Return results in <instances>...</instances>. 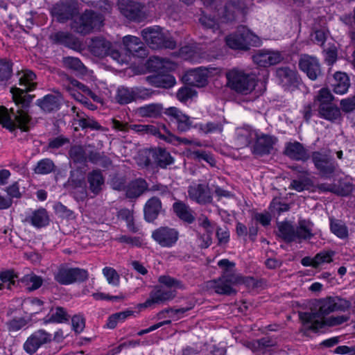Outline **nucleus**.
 <instances>
[{"label":"nucleus","mask_w":355,"mask_h":355,"mask_svg":"<svg viewBox=\"0 0 355 355\" xmlns=\"http://www.w3.org/2000/svg\"><path fill=\"white\" fill-rule=\"evenodd\" d=\"M317 306L318 308L311 312L300 313V319L303 323V331L305 335L309 331L317 333L322 329V320L326 318V315L334 312L331 296L320 300Z\"/></svg>","instance_id":"obj_1"},{"label":"nucleus","mask_w":355,"mask_h":355,"mask_svg":"<svg viewBox=\"0 0 355 355\" xmlns=\"http://www.w3.org/2000/svg\"><path fill=\"white\" fill-rule=\"evenodd\" d=\"M227 85L235 92L243 95L251 93L255 88L257 77L254 73L233 69L226 73Z\"/></svg>","instance_id":"obj_2"},{"label":"nucleus","mask_w":355,"mask_h":355,"mask_svg":"<svg viewBox=\"0 0 355 355\" xmlns=\"http://www.w3.org/2000/svg\"><path fill=\"white\" fill-rule=\"evenodd\" d=\"M311 161L318 175L324 179L333 178L339 168L338 162L328 151H313L311 153Z\"/></svg>","instance_id":"obj_3"},{"label":"nucleus","mask_w":355,"mask_h":355,"mask_svg":"<svg viewBox=\"0 0 355 355\" xmlns=\"http://www.w3.org/2000/svg\"><path fill=\"white\" fill-rule=\"evenodd\" d=\"M89 49L91 53L96 57L110 56L120 64L128 62L129 55L121 53L110 41L103 37L93 38L89 44Z\"/></svg>","instance_id":"obj_4"},{"label":"nucleus","mask_w":355,"mask_h":355,"mask_svg":"<svg viewBox=\"0 0 355 355\" xmlns=\"http://www.w3.org/2000/svg\"><path fill=\"white\" fill-rule=\"evenodd\" d=\"M226 44L232 49L247 51L250 46L259 45L260 40L250 30L241 26L226 37Z\"/></svg>","instance_id":"obj_5"},{"label":"nucleus","mask_w":355,"mask_h":355,"mask_svg":"<svg viewBox=\"0 0 355 355\" xmlns=\"http://www.w3.org/2000/svg\"><path fill=\"white\" fill-rule=\"evenodd\" d=\"M141 36L148 46L153 49H175L176 42L162 32L159 26L148 27L141 31Z\"/></svg>","instance_id":"obj_6"},{"label":"nucleus","mask_w":355,"mask_h":355,"mask_svg":"<svg viewBox=\"0 0 355 355\" xmlns=\"http://www.w3.org/2000/svg\"><path fill=\"white\" fill-rule=\"evenodd\" d=\"M89 278L88 271L80 268H69L62 265L54 273V279L61 285L83 282Z\"/></svg>","instance_id":"obj_7"},{"label":"nucleus","mask_w":355,"mask_h":355,"mask_svg":"<svg viewBox=\"0 0 355 355\" xmlns=\"http://www.w3.org/2000/svg\"><path fill=\"white\" fill-rule=\"evenodd\" d=\"M242 282V277L238 275H231L227 272L216 279L210 281L208 284L210 288L215 293L223 295H232L236 293L234 286Z\"/></svg>","instance_id":"obj_8"},{"label":"nucleus","mask_w":355,"mask_h":355,"mask_svg":"<svg viewBox=\"0 0 355 355\" xmlns=\"http://www.w3.org/2000/svg\"><path fill=\"white\" fill-rule=\"evenodd\" d=\"M32 124V119L24 110H17L13 121L9 114L6 112H0V125L10 132L19 128L23 132H28L30 125Z\"/></svg>","instance_id":"obj_9"},{"label":"nucleus","mask_w":355,"mask_h":355,"mask_svg":"<svg viewBox=\"0 0 355 355\" xmlns=\"http://www.w3.org/2000/svg\"><path fill=\"white\" fill-rule=\"evenodd\" d=\"M102 17L98 13L86 10L78 19L73 20L71 28L78 33L85 35L102 22Z\"/></svg>","instance_id":"obj_10"},{"label":"nucleus","mask_w":355,"mask_h":355,"mask_svg":"<svg viewBox=\"0 0 355 355\" xmlns=\"http://www.w3.org/2000/svg\"><path fill=\"white\" fill-rule=\"evenodd\" d=\"M78 13V4L75 0H60L51 10L52 16L62 24L73 19Z\"/></svg>","instance_id":"obj_11"},{"label":"nucleus","mask_w":355,"mask_h":355,"mask_svg":"<svg viewBox=\"0 0 355 355\" xmlns=\"http://www.w3.org/2000/svg\"><path fill=\"white\" fill-rule=\"evenodd\" d=\"M277 141L276 137L259 130L257 136L251 146V152L253 155L259 157L270 155L272 153Z\"/></svg>","instance_id":"obj_12"},{"label":"nucleus","mask_w":355,"mask_h":355,"mask_svg":"<svg viewBox=\"0 0 355 355\" xmlns=\"http://www.w3.org/2000/svg\"><path fill=\"white\" fill-rule=\"evenodd\" d=\"M177 229L168 226L159 227L152 232V239L162 248H170L175 245L179 239Z\"/></svg>","instance_id":"obj_13"},{"label":"nucleus","mask_w":355,"mask_h":355,"mask_svg":"<svg viewBox=\"0 0 355 355\" xmlns=\"http://www.w3.org/2000/svg\"><path fill=\"white\" fill-rule=\"evenodd\" d=\"M52 340L51 334L44 329L34 331L23 345L24 350L29 355L34 354L38 349L50 343Z\"/></svg>","instance_id":"obj_14"},{"label":"nucleus","mask_w":355,"mask_h":355,"mask_svg":"<svg viewBox=\"0 0 355 355\" xmlns=\"http://www.w3.org/2000/svg\"><path fill=\"white\" fill-rule=\"evenodd\" d=\"M189 199L198 205L210 204L213 198L209 185L205 183H193L187 189Z\"/></svg>","instance_id":"obj_15"},{"label":"nucleus","mask_w":355,"mask_h":355,"mask_svg":"<svg viewBox=\"0 0 355 355\" xmlns=\"http://www.w3.org/2000/svg\"><path fill=\"white\" fill-rule=\"evenodd\" d=\"M118 6L121 13L130 21L140 22L145 18L144 7L139 3L132 0H119Z\"/></svg>","instance_id":"obj_16"},{"label":"nucleus","mask_w":355,"mask_h":355,"mask_svg":"<svg viewBox=\"0 0 355 355\" xmlns=\"http://www.w3.org/2000/svg\"><path fill=\"white\" fill-rule=\"evenodd\" d=\"M164 114L170 122L176 125L177 130L180 133L189 131L192 127L193 122L190 116L175 107L164 109Z\"/></svg>","instance_id":"obj_17"},{"label":"nucleus","mask_w":355,"mask_h":355,"mask_svg":"<svg viewBox=\"0 0 355 355\" xmlns=\"http://www.w3.org/2000/svg\"><path fill=\"white\" fill-rule=\"evenodd\" d=\"M276 77L279 83L285 89H294L298 88L301 83L297 72L288 67H279L276 69Z\"/></svg>","instance_id":"obj_18"},{"label":"nucleus","mask_w":355,"mask_h":355,"mask_svg":"<svg viewBox=\"0 0 355 355\" xmlns=\"http://www.w3.org/2000/svg\"><path fill=\"white\" fill-rule=\"evenodd\" d=\"M145 132L157 136L164 141L172 144H189L190 141L187 138H181L171 133L165 125L157 128L153 125H146Z\"/></svg>","instance_id":"obj_19"},{"label":"nucleus","mask_w":355,"mask_h":355,"mask_svg":"<svg viewBox=\"0 0 355 355\" xmlns=\"http://www.w3.org/2000/svg\"><path fill=\"white\" fill-rule=\"evenodd\" d=\"M284 155L292 160L303 162H307L311 157V154L304 144L297 141L286 143Z\"/></svg>","instance_id":"obj_20"},{"label":"nucleus","mask_w":355,"mask_h":355,"mask_svg":"<svg viewBox=\"0 0 355 355\" xmlns=\"http://www.w3.org/2000/svg\"><path fill=\"white\" fill-rule=\"evenodd\" d=\"M299 67L312 80H316L322 73L319 60L314 56L302 55L299 60Z\"/></svg>","instance_id":"obj_21"},{"label":"nucleus","mask_w":355,"mask_h":355,"mask_svg":"<svg viewBox=\"0 0 355 355\" xmlns=\"http://www.w3.org/2000/svg\"><path fill=\"white\" fill-rule=\"evenodd\" d=\"M176 295L175 290L159 288L153 291L149 294V297L142 304H139L140 308L152 307L155 304H159L166 301L173 300Z\"/></svg>","instance_id":"obj_22"},{"label":"nucleus","mask_w":355,"mask_h":355,"mask_svg":"<svg viewBox=\"0 0 355 355\" xmlns=\"http://www.w3.org/2000/svg\"><path fill=\"white\" fill-rule=\"evenodd\" d=\"M49 40L55 44L62 45L73 50L79 49L80 46L79 40L68 31H60L52 33L49 35Z\"/></svg>","instance_id":"obj_23"},{"label":"nucleus","mask_w":355,"mask_h":355,"mask_svg":"<svg viewBox=\"0 0 355 355\" xmlns=\"http://www.w3.org/2000/svg\"><path fill=\"white\" fill-rule=\"evenodd\" d=\"M259 130L250 125L237 128L235 133V141L240 148L250 147L257 136Z\"/></svg>","instance_id":"obj_24"},{"label":"nucleus","mask_w":355,"mask_h":355,"mask_svg":"<svg viewBox=\"0 0 355 355\" xmlns=\"http://www.w3.org/2000/svg\"><path fill=\"white\" fill-rule=\"evenodd\" d=\"M89 191L94 196L101 193L104 187L105 178L101 169L96 168L89 171L86 176Z\"/></svg>","instance_id":"obj_25"},{"label":"nucleus","mask_w":355,"mask_h":355,"mask_svg":"<svg viewBox=\"0 0 355 355\" xmlns=\"http://www.w3.org/2000/svg\"><path fill=\"white\" fill-rule=\"evenodd\" d=\"M282 58L279 53L259 50L252 56L253 62L261 67H268L278 64Z\"/></svg>","instance_id":"obj_26"},{"label":"nucleus","mask_w":355,"mask_h":355,"mask_svg":"<svg viewBox=\"0 0 355 355\" xmlns=\"http://www.w3.org/2000/svg\"><path fill=\"white\" fill-rule=\"evenodd\" d=\"M208 70L205 68H197L189 70L184 79L187 84L198 87H202L208 83Z\"/></svg>","instance_id":"obj_27"},{"label":"nucleus","mask_w":355,"mask_h":355,"mask_svg":"<svg viewBox=\"0 0 355 355\" xmlns=\"http://www.w3.org/2000/svg\"><path fill=\"white\" fill-rule=\"evenodd\" d=\"M123 44L125 47L126 51L133 56L144 58L147 55V51L140 38L126 35L123 38Z\"/></svg>","instance_id":"obj_28"},{"label":"nucleus","mask_w":355,"mask_h":355,"mask_svg":"<svg viewBox=\"0 0 355 355\" xmlns=\"http://www.w3.org/2000/svg\"><path fill=\"white\" fill-rule=\"evenodd\" d=\"M162 211V203L157 196L149 198L144 207V219L148 223L155 221Z\"/></svg>","instance_id":"obj_29"},{"label":"nucleus","mask_w":355,"mask_h":355,"mask_svg":"<svg viewBox=\"0 0 355 355\" xmlns=\"http://www.w3.org/2000/svg\"><path fill=\"white\" fill-rule=\"evenodd\" d=\"M62 97L61 95L47 94L36 101V105L46 113L56 112L60 110L62 104Z\"/></svg>","instance_id":"obj_30"},{"label":"nucleus","mask_w":355,"mask_h":355,"mask_svg":"<svg viewBox=\"0 0 355 355\" xmlns=\"http://www.w3.org/2000/svg\"><path fill=\"white\" fill-rule=\"evenodd\" d=\"M172 209L176 216L184 223H193L195 220L194 212L190 206L180 200H177L172 205Z\"/></svg>","instance_id":"obj_31"},{"label":"nucleus","mask_w":355,"mask_h":355,"mask_svg":"<svg viewBox=\"0 0 355 355\" xmlns=\"http://www.w3.org/2000/svg\"><path fill=\"white\" fill-rule=\"evenodd\" d=\"M318 112L320 118L332 123L343 119L340 109L334 103L319 105Z\"/></svg>","instance_id":"obj_32"},{"label":"nucleus","mask_w":355,"mask_h":355,"mask_svg":"<svg viewBox=\"0 0 355 355\" xmlns=\"http://www.w3.org/2000/svg\"><path fill=\"white\" fill-rule=\"evenodd\" d=\"M275 345V342L270 337H263L260 339L248 342L246 347L250 349L254 355H270L268 347Z\"/></svg>","instance_id":"obj_33"},{"label":"nucleus","mask_w":355,"mask_h":355,"mask_svg":"<svg viewBox=\"0 0 355 355\" xmlns=\"http://www.w3.org/2000/svg\"><path fill=\"white\" fill-rule=\"evenodd\" d=\"M25 220L37 229H40L49 225V216L46 209L40 207L33 211L30 215L26 217Z\"/></svg>","instance_id":"obj_34"},{"label":"nucleus","mask_w":355,"mask_h":355,"mask_svg":"<svg viewBox=\"0 0 355 355\" xmlns=\"http://www.w3.org/2000/svg\"><path fill=\"white\" fill-rule=\"evenodd\" d=\"M150 155L153 162L161 168H166L168 166L171 165L174 162V159L171 154L162 148L151 149Z\"/></svg>","instance_id":"obj_35"},{"label":"nucleus","mask_w":355,"mask_h":355,"mask_svg":"<svg viewBox=\"0 0 355 355\" xmlns=\"http://www.w3.org/2000/svg\"><path fill=\"white\" fill-rule=\"evenodd\" d=\"M314 224L309 219H299L295 227L296 239L297 243L309 240L313 237V228Z\"/></svg>","instance_id":"obj_36"},{"label":"nucleus","mask_w":355,"mask_h":355,"mask_svg":"<svg viewBox=\"0 0 355 355\" xmlns=\"http://www.w3.org/2000/svg\"><path fill=\"white\" fill-rule=\"evenodd\" d=\"M147 82L155 87L169 89L173 87L176 80L173 76L170 74H157L146 77Z\"/></svg>","instance_id":"obj_37"},{"label":"nucleus","mask_w":355,"mask_h":355,"mask_svg":"<svg viewBox=\"0 0 355 355\" xmlns=\"http://www.w3.org/2000/svg\"><path fill=\"white\" fill-rule=\"evenodd\" d=\"M19 77V85L21 87H18L23 91H32L35 89L37 83L35 82L36 75L31 70L24 69L18 71L17 73Z\"/></svg>","instance_id":"obj_38"},{"label":"nucleus","mask_w":355,"mask_h":355,"mask_svg":"<svg viewBox=\"0 0 355 355\" xmlns=\"http://www.w3.org/2000/svg\"><path fill=\"white\" fill-rule=\"evenodd\" d=\"M148 191V184L144 179L139 178L132 181L125 188V196L130 199H136Z\"/></svg>","instance_id":"obj_39"},{"label":"nucleus","mask_w":355,"mask_h":355,"mask_svg":"<svg viewBox=\"0 0 355 355\" xmlns=\"http://www.w3.org/2000/svg\"><path fill=\"white\" fill-rule=\"evenodd\" d=\"M331 85L334 93L338 94H345L350 85L347 75L345 73L339 71L335 73Z\"/></svg>","instance_id":"obj_40"},{"label":"nucleus","mask_w":355,"mask_h":355,"mask_svg":"<svg viewBox=\"0 0 355 355\" xmlns=\"http://www.w3.org/2000/svg\"><path fill=\"white\" fill-rule=\"evenodd\" d=\"M13 62L8 58H0V85L6 86L13 76Z\"/></svg>","instance_id":"obj_41"},{"label":"nucleus","mask_w":355,"mask_h":355,"mask_svg":"<svg viewBox=\"0 0 355 355\" xmlns=\"http://www.w3.org/2000/svg\"><path fill=\"white\" fill-rule=\"evenodd\" d=\"M279 236L286 242H297L295 227L288 221L281 223L278 225Z\"/></svg>","instance_id":"obj_42"},{"label":"nucleus","mask_w":355,"mask_h":355,"mask_svg":"<svg viewBox=\"0 0 355 355\" xmlns=\"http://www.w3.org/2000/svg\"><path fill=\"white\" fill-rule=\"evenodd\" d=\"M52 313L47 315L44 318V324L48 323H62L69 320L70 315L67 310L62 306H57L54 310H51Z\"/></svg>","instance_id":"obj_43"},{"label":"nucleus","mask_w":355,"mask_h":355,"mask_svg":"<svg viewBox=\"0 0 355 355\" xmlns=\"http://www.w3.org/2000/svg\"><path fill=\"white\" fill-rule=\"evenodd\" d=\"M28 91H23L18 87H12L10 89V92L12 94V98L16 105H20L22 108H28L33 98V96L28 94Z\"/></svg>","instance_id":"obj_44"},{"label":"nucleus","mask_w":355,"mask_h":355,"mask_svg":"<svg viewBox=\"0 0 355 355\" xmlns=\"http://www.w3.org/2000/svg\"><path fill=\"white\" fill-rule=\"evenodd\" d=\"M62 64L65 68L72 70L78 74H87V67L78 58L71 56L64 57L62 58Z\"/></svg>","instance_id":"obj_45"},{"label":"nucleus","mask_w":355,"mask_h":355,"mask_svg":"<svg viewBox=\"0 0 355 355\" xmlns=\"http://www.w3.org/2000/svg\"><path fill=\"white\" fill-rule=\"evenodd\" d=\"M164 110L161 104L152 103L139 107L138 114L143 117L157 118L164 113Z\"/></svg>","instance_id":"obj_46"},{"label":"nucleus","mask_w":355,"mask_h":355,"mask_svg":"<svg viewBox=\"0 0 355 355\" xmlns=\"http://www.w3.org/2000/svg\"><path fill=\"white\" fill-rule=\"evenodd\" d=\"M18 282L26 286L29 291H35L42 285L43 279L41 277L31 272L19 277Z\"/></svg>","instance_id":"obj_47"},{"label":"nucleus","mask_w":355,"mask_h":355,"mask_svg":"<svg viewBox=\"0 0 355 355\" xmlns=\"http://www.w3.org/2000/svg\"><path fill=\"white\" fill-rule=\"evenodd\" d=\"M243 6L234 0L228 1L224 8L223 17L227 21H232L236 17L237 13L241 12Z\"/></svg>","instance_id":"obj_48"},{"label":"nucleus","mask_w":355,"mask_h":355,"mask_svg":"<svg viewBox=\"0 0 355 355\" xmlns=\"http://www.w3.org/2000/svg\"><path fill=\"white\" fill-rule=\"evenodd\" d=\"M133 92L132 87H119L115 96L116 102L121 105H125L135 101Z\"/></svg>","instance_id":"obj_49"},{"label":"nucleus","mask_w":355,"mask_h":355,"mask_svg":"<svg viewBox=\"0 0 355 355\" xmlns=\"http://www.w3.org/2000/svg\"><path fill=\"white\" fill-rule=\"evenodd\" d=\"M56 166L53 161L49 158H44L37 162L33 171L35 173L46 175L55 172Z\"/></svg>","instance_id":"obj_50"},{"label":"nucleus","mask_w":355,"mask_h":355,"mask_svg":"<svg viewBox=\"0 0 355 355\" xmlns=\"http://www.w3.org/2000/svg\"><path fill=\"white\" fill-rule=\"evenodd\" d=\"M330 230L336 236L344 239L348 237V228L340 220L330 218Z\"/></svg>","instance_id":"obj_51"},{"label":"nucleus","mask_w":355,"mask_h":355,"mask_svg":"<svg viewBox=\"0 0 355 355\" xmlns=\"http://www.w3.org/2000/svg\"><path fill=\"white\" fill-rule=\"evenodd\" d=\"M313 186V182L310 178L302 176L297 180H293L288 188L297 192H302L304 190H309Z\"/></svg>","instance_id":"obj_52"},{"label":"nucleus","mask_w":355,"mask_h":355,"mask_svg":"<svg viewBox=\"0 0 355 355\" xmlns=\"http://www.w3.org/2000/svg\"><path fill=\"white\" fill-rule=\"evenodd\" d=\"M169 63L166 58L158 56H150L146 63V69L151 72H158L166 67V64Z\"/></svg>","instance_id":"obj_53"},{"label":"nucleus","mask_w":355,"mask_h":355,"mask_svg":"<svg viewBox=\"0 0 355 355\" xmlns=\"http://www.w3.org/2000/svg\"><path fill=\"white\" fill-rule=\"evenodd\" d=\"M69 156L75 163L83 164L87 161V155L81 146H72L69 152Z\"/></svg>","instance_id":"obj_54"},{"label":"nucleus","mask_w":355,"mask_h":355,"mask_svg":"<svg viewBox=\"0 0 355 355\" xmlns=\"http://www.w3.org/2000/svg\"><path fill=\"white\" fill-rule=\"evenodd\" d=\"M335 252L332 250L321 251L314 257V268H318L322 263H329L333 261Z\"/></svg>","instance_id":"obj_55"},{"label":"nucleus","mask_w":355,"mask_h":355,"mask_svg":"<svg viewBox=\"0 0 355 355\" xmlns=\"http://www.w3.org/2000/svg\"><path fill=\"white\" fill-rule=\"evenodd\" d=\"M18 274L15 273L13 270H7L0 273L1 282L6 284V288L11 289L12 286H15L16 281L19 279Z\"/></svg>","instance_id":"obj_56"},{"label":"nucleus","mask_w":355,"mask_h":355,"mask_svg":"<svg viewBox=\"0 0 355 355\" xmlns=\"http://www.w3.org/2000/svg\"><path fill=\"white\" fill-rule=\"evenodd\" d=\"M70 140L68 137L60 135L56 137L50 138L46 146L47 150H58L66 144H69Z\"/></svg>","instance_id":"obj_57"},{"label":"nucleus","mask_w":355,"mask_h":355,"mask_svg":"<svg viewBox=\"0 0 355 355\" xmlns=\"http://www.w3.org/2000/svg\"><path fill=\"white\" fill-rule=\"evenodd\" d=\"M102 272L109 284L114 286L119 285L120 276L114 268L106 266L103 269Z\"/></svg>","instance_id":"obj_58"},{"label":"nucleus","mask_w":355,"mask_h":355,"mask_svg":"<svg viewBox=\"0 0 355 355\" xmlns=\"http://www.w3.org/2000/svg\"><path fill=\"white\" fill-rule=\"evenodd\" d=\"M27 325V320L24 318H14L6 322V327L10 332H16Z\"/></svg>","instance_id":"obj_59"},{"label":"nucleus","mask_w":355,"mask_h":355,"mask_svg":"<svg viewBox=\"0 0 355 355\" xmlns=\"http://www.w3.org/2000/svg\"><path fill=\"white\" fill-rule=\"evenodd\" d=\"M200 129L205 134L221 133L223 131V124L220 121H210L202 125Z\"/></svg>","instance_id":"obj_60"},{"label":"nucleus","mask_w":355,"mask_h":355,"mask_svg":"<svg viewBox=\"0 0 355 355\" xmlns=\"http://www.w3.org/2000/svg\"><path fill=\"white\" fill-rule=\"evenodd\" d=\"M354 190V185L351 182H342L338 185L335 184L334 194L341 196H349Z\"/></svg>","instance_id":"obj_61"},{"label":"nucleus","mask_w":355,"mask_h":355,"mask_svg":"<svg viewBox=\"0 0 355 355\" xmlns=\"http://www.w3.org/2000/svg\"><path fill=\"white\" fill-rule=\"evenodd\" d=\"M331 300L332 306L334 311H345L351 306V302L345 299L341 298L338 296L331 297Z\"/></svg>","instance_id":"obj_62"},{"label":"nucleus","mask_w":355,"mask_h":355,"mask_svg":"<svg viewBox=\"0 0 355 355\" xmlns=\"http://www.w3.org/2000/svg\"><path fill=\"white\" fill-rule=\"evenodd\" d=\"M116 241L121 243L127 244L130 247H141L143 244V239L139 236L121 235L116 238Z\"/></svg>","instance_id":"obj_63"},{"label":"nucleus","mask_w":355,"mask_h":355,"mask_svg":"<svg viewBox=\"0 0 355 355\" xmlns=\"http://www.w3.org/2000/svg\"><path fill=\"white\" fill-rule=\"evenodd\" d=\"M197 96V92L189 87H183L177 92V98L181 102H187L189 99Z\"/></svg>","instance_id":"obj_64"}]
</instances>
